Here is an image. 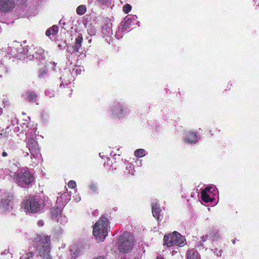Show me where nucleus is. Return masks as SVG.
I'll use <instances>...</instances> for the list:
<instances>
[{"mask_svg": "<svg viewBox=\"0 0 259 259\" xmlns=\"http://www.w3.org/2000/svg\"><path fill=\"white\" fill-rule=\"evenodd\" d=\"M44 207V204L36 196L29 195L25 197L22 203V208L25 212L35 213L41 211Z\"/></svg>", "mask_w": 259, "mask_h": 259, "instance_id": "nucleus-1", "label": "nucleus"}, {"mask_svg": "<svg viewBox=\"0 0 259 259\" xmlns=\"http://www.w3.org/2000/svg\"><path fill=\"white\" fill-rule=\"evenodd\" d=\"M34 242L38 254L45 259H51L50 238L48 236L38 235L35 238Z\"/></svg>", "mask_w": 259, "mask_h": 259, "instance_id": "nucleus-2", "label": "nucleus"}, {"mask_svg": "<svg viewBox=\"0 0 259 259\" xmlns=\"http://www.w3.org/2000/svg\"><path fill=\"white\" fill-rule=\"evenodd\" d=\"M12 177L14 181L21 187H25L34 181L33 175L27 167L19 169Z\"/></svg>", "mask_w": 259, "mask_h": 259, "instance_id": "nucleus-3", "label": "nucleus"}, {"mask_svg": "<svg viewBox=\"0 0 259 259\" xmlns=\"http://www.w3.org/2000/svg\"><path fill=\"white\" fill-rule=\"evenodd\" d=\"M108 219L102 217L94 225L93 235L97 239H100V241H104L108 234Z\"/></svg>", "mask_w": 259, "mask_h": 259, "instance_id": "nucleus-4", "label": "nucleus"}, {"mask_svg": "<svg viewBox=\"0 0 259 259\" xmlns=\"http://www.w3.org/2000/svg\"><path fill=\"white\" fill-rule=\"evenodd\" d=\"M164 245L167 247H170L173 245L182 246L185 244L186 241L184 236H182L177 232H174L172 234L165 235L164 236Z\"/></svg>", "mask_w": 259, "mask_h": 259, "instance_id": "nucleus-5", "label": "nucleus"}, {"mask_svg": "<svg viewBox=\"0 0 259 259\" xmlns=\"http://www.w3.org/2000/svg\"><path fill=\"white\" fill-rule=\"evenodd\" d=\"M117 245L120 252H127L131 250L133 246V239L128 232H124L118 238Z\"/></svg>", "mask_w": 259, "mask_h": 259, "instance_id": "nucleus-6", "label": "nucleus"}, {"mask_svg": "<svg viewBox=\"0 0 259 259\" xmlns=\"http://www.w3.org/2000/svg\"><path fill=\"white\" fill-rule=\"evenodd\" d=\"M27 147L29 149L31 155L39 161L40 159L41 155L37 141L34 138L28 139L27 142Z\"/></svg>", "mask_w": 259, "mask_h": 259, "instance_id": "nucleus-7", "label": "nucleus"}, {"mask_svg": "<svg viewBox=\"0 0 259 259\" xmlns=\"http://www.w3.org/2000/svg\"><path fill=\"white\" fill-rule=\"evenodd\" d=\"M83 41V37L81 34L76 38L75 44L70 46V48L68 47L67 51L68 52L70 53L71 54H75L78 52L80 54L83 53L84 48L81 47V44Z\"/></svg>", "mask_w": 259, "mask_h": 259, "instance_id": "nucleus-8", "label": "nucleus"}, {"mask_svg": "<svg viewBox=\"0 0 259 259\" xmlns=\"http://www.w3.org/2000/svg\"><path fill=\"white\" fill-rule=\"evenodd\" d=\"M12 200L13 196L11 194H5L2 199V201L0 204V208L4 211L9 210L10 207L12 208L11 202Z\"/></svg>", "mask_w": 259, "mask_h": 259, "instance_id": "nucleus-9", "label": "nucleus"}, {"mask_svg": "<svg viewBox=\"0 0 259 259\" xmlns=\"http://www.w3.org/2000/svg\"><path fill=\"white\" fill-rule=\"evenodd\" d=\"M126 108L119 103L115 104L112 108V115L113 117L121 118L126 113Z\"/></svg>", "mask_w": 259, "mask_h": 259, "instance_id": "nucleus-10", "label": "nucleus"}, {"mask_svg": "<svg viewBox=\"0 0 259 259\" xmlns=\"http://www.w3.org/2000/svg\"><path fill=\"white\" fill-rule=\"evenodd\" d=\"M15 6L13 0H0V11L3 12H8L12 10Z\"/></svg>", "mask_w": 259, "mask_h": 259, "instance_id": "nucleus-11", "label": "nucleus"}, {"mask_svg": "<svg viewBox=\"0 0 259 259\" xmlns=\"http://www.w3.org/2000/svg\"><path fill=\"white\" fill-rule=\"evenodd\" d=\"M197 134L193 132H189L184 139V142L190 144H194L198 142Z\"/></svg>", "mask_w": 259, "mask_h": 259, "instance_id": "nucleus-12", "label": "nucleus"}, {"mask_svg": "<svg viewBox=\"0 0 259 259\" xmlns=\"http://www.w3.org/2000/svg\"><path fill=\"white\" fill-rule=\"evenodd\" d=\"M25 99L29 102H36L37 100L38 96L37 94L33 91H28L24 95Z\"/></svg>", "mask_w": 259, "mask_h": 259, "instance_id": "nucleus-13", "label": "nucleus"}, {"mask_svg": "<svg viewBox=\"0 0 259 259\" xmlns=\"http://www.w3.org/2000/svg\"><path fill=\"white\" fill-rule=\"evenodd\" d=\"M59 27L57 25H54L51 27L49 28L46 31V35L51 38V35H55L58 32Z\"/></svg>", "mask_w": 259, "mask_h": 259, "instance_id": "nucleus-14", "label": "nucleus"}, {"mask_svg": "<svg viewBox=\"0 0 259 259\" xmlns=\"http://www.w3.org/2000/svg\"><path fill=\"white\" fill-rule=\"evenodd\" d=\"M161 211L160 208L158 206L156 203H153L152 205V211L153 213V215L155 218H157V221L159 220V213Z\"/></svg>", "mask_w": 259, "mask_h": 259, "instance_id": "nucleus-15", "label": "nucleus"}, {"mask_svg": "<svg viewBox=\"0 0 259 259\" xmlns=\"http://www.w3.org/2000/svg\"><path fill=\"white\" fill-rule=\"evenodd\" d=\"M187 259H200L198 252L195 250H190L187 251Z\"/></svg>", "mask_w": 259, "mask_h": 259, "instance_id": "nucleus-16", "label": "nucleus"}, {"mask_svg": "<svg viewBox=\"0 0 259 259\" xmlns=\"http://www.w3.org/2000/svg\"><path fill=\"white\" fill-rule=\"evenodd\" d=\"M61 208L58 207L52 208L51 214L53 219H57L59 214H61Z\"/></svg>", "mask_w": 259, "mask_h": 259, "instance_id": "nucleus-17", "label": "nucleus"}, {"mask_svg": "<svg viewBox=\"0 0 259 259\" xmlns=\"http://www.w3.org/2000/svg\"><path fill=\"white\" fill-rule=\"evenodd\" d=\"M147 152L143 149H137L134 153L135 156L138 158H141L145 156Z\"/></svg>", "mask_w": 259, "mask_h": 259, "instance_id": "nucleus-18", "label": "nucleus"}, {"mask_svg": "<svg viewBox=\"0 0 259 259\" xmlns=\"http://www.w3.org/2000/svg\"><path fill=\"white\" fill-rule=\"evenodd\" d=\"M87 11L86 7L84 5H80L76 9V13L78 15H82L84 14Z\"/></svg>", "mask_w": 259, "mask_h": 259, "instance_id": "nucleus-19", "label": "nucleus"}, {"mask_svg": "<svg viewBox=\"0 0 259 259\" xmlns=\"http://www.w3.org/2000/svg\"><path fill=\"white\" fill-rule=\"evenodd\" d=\"M201 198L202 200L205 202L212 201L211 198L205 192V191H202Z\"/></svg>", "mask_w": 259, "mask_h": 259, "instance_id": "nucleus-20", "label": "nucleus"}, {"mask_svg": "<svg viewBox=\"0 0 259 259\" xmlns=\"http://www.w3.org/2000/svg\"><path fill=\"white\" fill-rule=\"evenodd\" d=\"M129 24L130 23L127 21H125L124 22H122L121 24V26H122L120 29L122 32L125 31L129 28Z\"/></svg>", "mask_w": 259, "mask_h": 259, "instance_id": "nucleus-21", "label": "nucleus"}, {"mask_svg": "<svg viewBox=\"0 0 259 259\" xmlns=\"http://www.w3.org/2000/svg\"><path fill=\"white\" fill-rule=\"evenodd\" d=\"M132 10V6L130 4H126L123 7V11L127 14L129 13Z\"/></svg>", "mask_w": 259, "mask_h": 259, "instance_id": "nucleus-22", "label": "nucleus"}, {"mask_svg": "<svg viewBox=\"0 0 259 259\" xmlns=\"http://www.w3.org/2000/svg\"><path fill=\"white\" fill-rule=\"evenodd\" d=\"M9 132V128L7 127L6 130H2L1 132L0 137L5 138L7 137L6 134L7 132Z\"/></svg>", "mask_w": 259, "mask_h": 259, "instance_id": "nucleus-23", "label": "nucleus"}, {"mask_svg": "<svg viewBox=\"0 0 259 259\" xmlns=\"http://www.w3.org/2000/svg\"><path fill=\"white\" fill-rule=\"evenodd\" d=\"M68 186L70 188H75L76 187V183L74 181H70L68 184Z\"/></svg>", "mask_w": 259, "mask_h": 259, "instance_id": "nucleus-24", "label": "nucleus"}, {"mask_svg": "<svg viewBox=\"0 0 259 259\" xmlns=\"http://www.w3.org/2000/svg\"><path fill=\"white\" fill-rule=\"evenodd\" d=\"M89 188H90L91 190H92L94 192H96L97 190V187H96V185L94 183L91 184L90 185Z\"/></svg>", "mask_w": 259, "mask_h": 259, "instance_id": "nucleus-25", "label": "nucleus"}, {"mask_svg": "<svg viewBox=\"0 0 259 259\" xmlns=\"http://www.w3.org/2000/svg\"><path fill=\"white\" fill-rule=\"evenodd\" d=\"M34 256V253L32 252H29L25 254V257L26 258H30Z\"/></svg>", "mask_w": 259, "mask_h": 259, "instance_id": "nucleus-26", "label": "nucleus"}, {"mask_svg": "<svg viewBox=\"0 0 259 259\" xmlns=\"http://www.w3.org/2000/svg\"><path fill=\"white\" fill-rule=\"evenodd\" d=\"M30 49V48H29V47L28 46H24L23 47V51H24V53L28 54L29 52V50Z\"/></svg>", "mask_w": 259, "mask_h": 259, "instance_id": "nucleus-27", "label": "nucleus"}, {"mask_svg": "<svg viewBox=\"0 0 259 259\" xmlns=\"http://www.w3.org/2000/svg\"><path fill=\"white\" fill-rule=\"evenodd\" d=\"M71 252V254L72 256V257L74 258H75L77 256V255H78V252L76 251V253L75 252V251H73L72 250H71L70 251Z\"/></svg>", "mask_w": 259, "mask_h": 259, "instance_id": "nucleus-28", "label": "nucleus"}, {"mask_svg": "<svg viewBox=\"0 0 259 259\" xmlns=\"http://www.w3.org/2000/svg\"><path fill=\"white\" fill-rule=\"evenodd\" d=\"M211 188L212 187H206L204 189H203L202 191H205V192L207 193V192H209L210 191Z\"/></svg>", "mask_w": 259, "mask_h": 259, "instance_id": "nucleus-29", "label": "nucleus"}, {"mask_svg": "<svg viewBox=\"0 0 259 259\" xmlns=\"http://www.w3.org/2000/svg\"><path fill=\"white\" fill-rule=\"evenodd\" d=\"M37 49V50L35 51V53H40V54H41L44 52V50L40 48H38V49H37V48H36Z\"/></svg>", "mask_w": 259, "mask_h": 259, "instance_id": "nucleus-30", "label": "nucleus"}, {"mask_svg": "<svg viewBox=\"0 0 259 259\" xmlns=\"http://www.w3.org/2000/svg\"><path fill=\"white\" fill-rule=\"evenodd\" d=\"M114 157L113 158V159H114L115 160H116L117 159L119 160L120 159L119 155H114Z\"/></svg>", "mask_w": 259, "mask_h": 259, "instance_id": "nucleus-31", "label": "nucleus"}, {"mask_svg": "<svg viewBox=\"0 0 259 259\" xmlns=\"http://www.w3.org/2000/svg\"><path fill=\"white\" fill-rule=\"evenodd\" d=\"M105 0H97V1H98L100 4H105Z\"/></svg>", "mask_w": 259, "mask_h": 259, "instance_id": "nucleus-32", "label": "nucleus"}, {"mask_svg": "<svg viewBox=\"0 0 259 259\" xmlns=\"http://www.w3.org/2000/svg\"><path fill=\"white\" fill-rule=\"evenodd\" d=\"M7 155H8V154H7V153L6 152H5V151H4V152H3V153H2V156H3V157H6V156H7Z\"/></svg>", "mask_w": 259, "mask_h": 259, "instance_id": "nucleus-33", "label": "nucleus"}, {"mask_svg": "<svg viewBox=\"0 0 259 259\" xmlns=\"http://www.w3.org/2000/svg\"><path fill=\"white\" fill-rule=\"evenodd\" d=\"M38 225L40 226H42L44 225V223L42 221H39L38 223Z\"/></svg>", "mask_w": 259, "mask_h": 259, "instance_id": "nucleus-34", "label": "nucleus"}, {"mask_svg": "<svg viewBox=\"0 0 259 259\" xmlns=\"http://www.w3.org/2000/svg\"><path fill=\"white\" fill-rule=\"evenodd\" d=\"M69 91H70V93H69V97H71V95H72V90L70 89H69Z\"/></svg>", "mask_w": 259, "mask_h": 259, "instance_id": "nucleus-35", "label": "nucleus"}, {"mask_svg": "<svg viewBox=\"0 0 259 259\" xmlns=\"http://www.w3.org/2000/svg\"><path fill=\"white\" fill-rule=\"evenodd\" d=\"M3 108H0V116L2 115V114H3Z\"/></svg>", "mask_w": 259, "mask_h": 259, "instance_id": "nucleus-36", "label": "nucleus"}, {"mask_svg": "<svg viewBox=\"0 0 259 259\" xmlns=\"http://www.w3.org/2000/svg\"><path fill=\"white\" fill-rule=\"evenodd\" d=\"M204 241H205V238H204V237L203 236L201 237V241L204 242Z\"/></svg>", "mask_w": 259, "mask_h": 259, "instance_id": "nucleus-37", "label": "nucleus"}, {"mask_svg": "<svg viewBox=\"0 0 259 259\" xmlns=\"http://www.w3.org/2000/svg\"><path fill=\"white\" fill-rule=\"evenodd\" d=\"M157 259H164V258L161 257H157Z\"/></svg>", "mask_w": 259, "mask_h": 259, "instance_id": "nucleus-38", "label": "nucleus"}, {"mask_svg": "<svg viewBox=\"0 0 259 259\" xmlns=\"http://www.w3.org/2000/svg\"><path fill=\"white\" fill-rule=\"evenodd\" d=\"M106 158H107V160H110V159L109 158V157H106Z\"/></svg>", "mask_w": 259, "mask_h": 259, "instance_id": "nucleus-39", "label": "nucleus"}, {"mask_svg": "<svg viewBox=\"0 0 259 259\" xmlns=\"http://www.w3.org/2000/svg\"><path fill=\"white\" fill-rule=\"evenodd\" d=\"M128 164L131 165V163H128ZM130 167H131V166L130 165Z\"/></svg>", "mask_w": 259, "mask_h": 259, "instance_id": "nucleus-40", "label": "nucleus"}, {"mask_svg": "<svg viewBox=\"0 0 259 259\" xmlns=\"http://www.w3.org/2000/svg\"><path fill=\"white\" fill-rule=\"evenodd\" d=\"M233 243H235V240H233Z\"/></svg>", "mask_w": 259, "mask_h": 259, "instance_id": "nucleus-41", "label": "nucleus"}, {"mask_svg": "<svg viewBox=\"0 0 259 259\" xmlns=\"http://www.w3.org/2000/svg\"><path fill=\"white\" fill-rule=\"evenodd\" d=\"M25 42H26V41H23L24 44Z\"/></svg>", "mask_w": 259, "mask_h": 259, "instance_id": "nucleus-42", "label": "nucleus"}]
</instances>
